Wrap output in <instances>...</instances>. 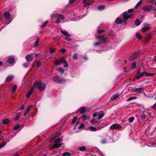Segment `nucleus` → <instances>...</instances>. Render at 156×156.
Segmentation results:
<instances>
[{
	"label": "nucleus",
	"mask_w": 156,
	"mask_h": 156,
	"mask_svg": "<svg viewBox=\"0 0 156 156\" xmlns=\"http://www.w3.org/2000/svg\"><path fill=\"white\" fill-rule=\"evenodd\" d=\"M27 61V62H26L25 63H24L23 64V65L26 68H27L28 67V65L29 64V62H31L33 59H26Z\"/></svg>",
	"instance_id": "obj_18"
},
{
	"label": "nucleus",
	"mask_w": 156,
	"mask_h": 156,
	"mask_svg": "<svg viewBox=\"0 0 156 156\" xmlns=\"http://www.w3.org/2000/svg\"><path fill=\"white\" fill-rule=\"evenodd\" d=\"M105 127V126L104 125V124H101V125L99 126H98L97 128V130H100L101 129H102V128H103L104 127Z\"/></svg>",
	"instance_id": "obj_41"
},
{
	"label": "nucleus",
	"mask_w": 156,
	"mask_h": 156,
	"mask_svg": "<svg viewBox=\"0 0 156 156\" xmlns=\"http://www.w3.org/2000/svg\"><path fill=\"white\" fill-rule=\"evenodd\" d=\"M144 75L152 76L154 75V74L147 73L145 71H143L142 70H141V67H139L138 69L137 72L136 74L135 77L138 79H139Z\"/></svg>",
	"instance_id": "obj_1"
},
{
	"label": "nucleus",
	"mask_w": 156,
	"mask_h": 156,
	"mask_svg": "<svg viewBox=\"0 0 156 156\" xmlns=\"http://www.w3.org/2000/svg\"><path fill=\"white\" fill-rule=\"evenodd\" d=\"M48 23V21H47L46 22H44V23H43L42 25L40 26L41 28H44V27L47 25V24Z\"/></svg>",
	"instance_id": "obj_36"
},
{
	"label": "nucleus",
	"mask_w": 156,
	"mask_h": 156,
	"mask_svg": "<svg viewBox=\"0 0 156 156\" xmlns=\"http://www.w3.org/2000/svg\"><path fill=\"white\" fill-rule=\"evenodd\" d=\"M90 130L91 131H97V128L93 126H90L89 127Z\"/></svg>",
	"instance_id": "obj_25"
},
{
	"label": "nucleus",
	"mask_w": 156,
	"mask_h": 156,
	"mask_svg": "<svg viewBox=\"0 0 156 156\" xmlns=\"http://www.w3.org/2000/svg\"><path fill=\"white\" fill-rule=\"evenodd\" d=\"M20 112H19L18 113L17 115L16 116L15 118L14 119L16 121L17 120L19 119L20 118Z\"/></svg>",
	"instance_id": "obj_37"
},
{
	"label": "nucleus",
	"mask_w": 156,
	"mask_h": 156,
	"mask_svg": "<svg viewBox=\"0 0 156 156\" xmlns=\"http://www.w3.org/2000/svg\"><path fill=\"white\" fill-rule=\"evenodd\" d=\"M78 111L80 112V114H82L85 113L86 111V110L84 107H82L79 108L76 113H77Z\"/></svg>",
	"instance_id": "obj_10"
},
{
	"label": "nucleus",
	"mask_w": 156,
	"mask_h": 156,
	"mask_svg": "<svg viewBox=\"0 0 156 156\" xmlns=\"http://www.w3.org/2000/svg\"><path fill=\"white\" fill-rule=\"evenodd\" d=\"M144 88L143 87H141L138 88H135L133 91L135 92H136L138 93H141L143 92V90H144Z\"/></svg>",
	"instance_id": "obj_9"
},
{
	"label": "nucleus",
	"mask_w": 156,
	"mask_h": 156,
	"mask_svg": "<svg viewBox=\"0 0 156 156\" xmlns=\"http://www.w3.org/2000/svg\"><path fill=\"white\" fill-rule=\"evenodd\" d=\"M55 51V48H52L50 49V53H52L54 52Z\"/></svg>",
	"instance_id": "obj_56"
},
{
	"label": "nucleus",
	"mask_w": 156,
	"mask_h": 156,
	"mask_svg": "<svg viewBox=\"0 0 156 156\" xmlns=\"http://www.w3.org/2000/svg\"><path fill=\"white\" fill-rule=\"evenodd\" d=\"M92 0H83V6L87 7L88 5H91Z\"/></svg>",
	"instance_id": "obj_8"
},
{
	"label": "nucleus",
	"mask_w": 156,
	"mask_h": 156,
	"mask_svg": "<svg viewBox=\"0 0 156 156\" xmlns=\"http://www.w3.org/2000/svg\"><path fill=\"white\" fill-rule=\"evenodd\" d=\"M122 22V20L121 18L119 17L117 18L115 20V23L118 24L121 23Z\"/></svg>",
	"instance_id": "obj_21"
},
{
	"label": "nucleus",
	"mask_w": 156,
	"mask_h": 156,
	"mask_svg": "<svg viewBox=\"0 0 156 156\" xmlns=\"http://www.w3.org/2000/svg\"><path fill=\"white\" fill-rule=\"evenodd\" d=\"M58 70L59 72H60L62 74L65 71L64 69L61 67H59L58 69Z\"/></svg>",
	"instance_id": "obj_26"
},
{
	"label": "nucleus",
	"mask_w": 156,
	"mask_h": 156,
	"mask_svg": "<svg viewBox=\"0 0 156 156\" xmlns=\"http://www.w3.org/2000/svg\"><path fill=\"white\" fill-rule=\"evenodd\" d=\"M85 127V125L82 123L80 124V126L79 127V129H81L84 128Z\"/></svg>",
	"instance_id": "obj_45"
},
{
	"label": "nucleus",
	"mask_w": 156,
	"mask_h": 156,
	"mask_svg": "<svg viewBox=\"0 0 156 156\" xmlns=\"http://www.w3.org/2000/svg\"><path fill=\"white\" fill-rule=\"evenodd\" d=\"M4 17L7 20H8L10 18V15L9 12H5L4 13Z\"/></svg>",
	"instance_id": "obj_12"
},
{
	"label": "nucleus",
	"mask_w": 156,
	"mask_h": 156,
	"mask_svg": "<svg viewBox=\"0 0 156 156\" xmlns=\"http://www.w3.org/2000/svg\"><path fill=\"white\" fill-rule=\"evenodd\" d=\"M100 114V112H96L94 113L93 115V116L94 117H96L98 115Z\"/></svg>",
	"instance_id": "obj_53"
},
{
	"label": "nucleus",
	"mask_w": 156,
	"mask_h": 156,
	"mask_svg": "<svg viewBox=\"0 0 156 156\" xmlns=\"http://www.w3.org/2000/svg\"><path fill=\"white\" fill-rule=\"evenodd\" d=\"M17 86L16 85H15L13 87L12 89V92H14L16 91L17 90Z\"/></svg>",
	"instance_id": "obj_39"
},
{
	"label": "nucleus",
	"mask_w": 156,
	"mask_h": 156,
	"mask_svg": "<svg viewBox=\"0 0 156 156\" xmlns=\"http://www.w3.org/2000/svg\"><path fill=\"white\" fill-rule=\"evenodd\" d=\"M65 81H66L65 80L63 79H61L58 80L57 81V83H64L65 82Z\"/></svg>",
	"instance_id": "obj_35"
},
{
	"label": "nucleus",
	"mask_w": 156,
	"mask_h": 156,
	"mask_svg": "<svg viewBox=\"0 0 156 156\" xmlns=\"http://www.w3.org/2000/svg\"><path fill=\"white\" fill-rule=\"evenodd\" d=\"M151 37V35L150 34H148L145 37L146 40L148 41L150 40Z\"/></svg>",
	"instance_id": "obj_47"
},
{
	"label": "nucleus",
	"mask_w": 156,
	"mask_h": 156,
	"mask_svg": "<svg viewBox=\"0 0 156 156\" xmlns=\"http://www.w3.org/2000/svg\"><path fill=\"white\" fill-rule=\"evenodd\" d=\"M152 9V6L151 5H145L143 8V9L145 11H150Z\"/></svg>",
	"instance_id": "obj_7"
},
{
	"label": "nucleus",
	"mask_w": 156,
	"mask_h": 156,
	"mask_svg": "<svg viewBox=\"0 0 156 156\" xmlns=\"http://www.w3.org/2000/svg\"><path fill=\"white\" fill-rule=\"evenodd\" d=\"M71 154V153L69 152H64L62 154L63 156H69Z\"/></svg>",
	"instance_id": "obj_28"
},
{
	"label": "nucleus",
	"mask_w": 156,
	"mask_h": 156,
	"mask_svg": "<svg viewBox=\"0 0 156 156\" xmlns=\"http://www.w3.org/2000/svg\"><path fill=\"white\" fill-rule=\"evenodd\" d=\"M136 64L137 63L136 62H133L131 65V67L130 69L131 70H133L134 69L136 68Z\"/></svg>",
	"instance_id": "obj_20"
},
{
	"label": "nucleus",
	"mask_w": 156,
	"mask_h": 156,
	"mask_svg": "<svg viewBox=\"0 0 156 156\" xmlns=\"http://www.w3.org/2000/svg\"><path fill=\"white\" fill-rule=\"evenodd\" d=\"M2 122L4 124H7L9 122V121L8 119H5L3 120Z\"/></svg>",
	"instance_id": "obj_29"
},
{
	"label": "nucleus",
	"mask_w": 156,
	"mask_h": 156,
	"mask_svg": "<svg viewBox=\"0 0 156 156\" xmlns=\"http://www.w3.org/2000/svg\"><path fill=\"white\" fill-rule=\"evenodd\" d=\"M140 53V51L139 50H136L133 54L130 56L131 58H138Z\"/></svg>",
	"instance_id": "obj_5"
},
{
	"label": "nucleus",
	"mask_w": 156,
	"mask_h": 156,
	"mask_svg": "<svg viewBox=\"0 0 156 156\" xmlns=\"http://www.w3.org/2000/svg\"><path fill=\"white\" fill-rule=\"evenodd\" d=\"M77 117H74L72 120V124H74L75 123V122L76 121V120H77Z\"/></svg>",
	"instance_id": "obj_50"
},
{
	"label": "nucleus",
	"mask_w": 156,
	"mask_h": 156,
	"mask_svg": "<svg viewBox=\"0 0 156 156\" xmlns=\"http://www.w3.org/2000/svg\"><path fill=\"white\" fill-rule=\"evenodd\" d=\"M62 60V63L64 64V66L66 67H68L69 66L68 64L67 61L65 59H60Z\"/></svg>",
	"instance_id": "obj_14"
},
{
	"label": "nucleus",
	"mask_w": 156,
	"mask_h": 156,
	"mask_svg": "<svg viewBox=\"0 0 156 156\" xmlns=\"http://www.w3.org/2000/svg\"><path fill=\"white\" fill-rule=\"evenodd\" d=\"M25 105H23L20 108H19V109H18V110L19 111L20 110H23L24 109V108L25 107Z\"/></svg>",
	"instance_id": "obj_57"
},
{
	"label": "nucleus",
	"mask_w": 156,
	"mask_h": 156,
	"mask_svg": "<svg viewBox=\"0 0 156 156\" xmlns=\"http://www.w3.org/2000/svg\"><path fill=\"white\" fill-rule=\"evenodd\" d=\"M20 126V125L19 124L17 125L14 128V129L15 130H17L19 129Z\"/></svg>",
	"instance_id": "obj_51"
},
{
	"label": "nucleus",
	"mask_w": 156,
	"mask_h": 156,
	"mask_svg": "<svg viewBox=\"0 0 156 156\" xmlns=\"http://www.w3.org/2000/svg\"><path fill=\"white\" fill-rule=\"evenodd\" d=\"M13 77L12 76H9L7 77L5 80V83H8L13 79Z\"/></svg>",
	"instance_id": "obj_19"
},
{
	"label": "nucleus",
	"mask_w": 156,
	"mask_h": 156,
	"mask_svg": "<svg viewBox=\"0 0 156 156\" xmlns=\"http://www.w3.org/2000/svg\"><path fill=\"white\" fill-rule=\"evenodd\" d=\"M76 1V0H69V2L70 4H72Z\"/></svg>",
	"instance_id": "obj_58"
},
{
	"label": "nucleus",
	"mask_w": 156,
	"mask_h": 156,
	"mask_svg": "<svg viewBox=\"0 0 156 156\" xmlns=\"http://www.w3.org/2000/svg\"><path fill=\"white\" fill-rule=\"evenodd\" d=\"M136 37L139 40H141L142 39V36L140 34L138 33H136Z\"/></svg>",
	"instance_id": "obj_34"
},
{
	"label": "nucleus",
	"mask_w": 156,
	"mask_h": 156,
	"mask_svg": "<svg viewBox=\"0 0 156 156\" xmlns=\"http://www.w3.org/2000/svg\"><path fill=\"white\" fill-rule=\"evenodd\" d=\"M150 29V27H143L142 28V31L143 32H145L146 31Z\"/></svg>",
	"instance_id": "obj_24"
},
{
	"label": "nucleus",
	"mask_w": 156,
	"mask_h": 156,
	"mask_svg": "<svg viewBox=\"0 0 156 156\" xmlns=\"http://www.w3.org/2000/svg\"><path fill=\"white\" fill-rule=\"evenodd\" d=\"M59 60H56L55 61L54 63L55 65H58L59 64L62 63V60L59 59Z\"/></svg>",
	"instance_id": "obj_27"
},
{
	"label": "nucleus",
	"mask_w": 156,
	"mask_h": 156,
	"mask_svg": "<svg viewBox=\"0 0 156 156\" xmlns=\"http://www.w3.org/2000/svg\"><path fill=\"white\" fill-rule=\"evenodd\" d=\"M105 8V6L103 5H101L98 7V9L100 10H102Z\"/></svg>",
	"instance_id": "obj_59"
},
{
	"label": "nucleus",
	"mask_w": 156,
	"mask_h": 156,
	"mask_svg": "<svg viewBox=\"0 0 156 156\" xmlns=\"http://www.w3.org/2000/svg\"><path fill=\"white\" fill-rule=\"evenodd\" d=\"M34 87H37V88L40 91L44 90L46 87L45 83H41V82H35L34 84Z\"/></svg>",
	"instance_id": "obj_2"
},
{
	"label": "nucleus",
	"mask_w": 156,
	"mask_h": 156,
	"mask_svg": "<svg viewBox=\"0 0 156 156\" xmlns=\"http://www.w3.org/2000/svg\"><path fill=\"white\" fill-rule=\"evenodd\" d=\"M119 96V95L115 94L113 95L111 98V100L112 101H113L116 99Z\"/></svg>",
	"instance_id": "obj_23"
},
{
	"label": "nucleus",
	"mask_w": 156,
	"mask_h": 156,
	"mask_svg": "<svg viewBox=\"0 0 156 156\" xmlns=\"http://www.w3.org/2000/svg\"><path fill=\"white\" fill-rule=\"evenodd\" d=\"M59 77L58 76H57L56 77H53V80L57 82V81L58 80V79H59Z\"/></svg>",
	"instance_id": "obj_48"
},
{
	"label": "nucleus",
	"mask_w": 156,
	"mask_h": 156,
	"mask_svg": "<svg viewBox=\"0 0 156 156\" xmlns=\"http://www.w3.org/2000/svg\"><path fill=\"white\" fill-rule=\"evenodd\" d=\"M152 108L155 110H156V102L153 105Z\"/></svg>",
	"instance_id": "obj_61"
},
{
	"label": "nucleus",
	"mask_w": 156,
	"mask_h": 156,
	"mask_svg": "<svg viewBox=\"0 0 156 156\" xmlns=\"http://www.w3.org/2000/svg\"><path fill=\"white\" fill-rule=\"evenodd\" d=\"M39 40H39V38H37V40L35 41V42L34 43V47L35 48L38 46V42H39Z\"/></svg>",
	"instance_id": "obj_31"
},
{
	"label": "nucleus",
	"mask_w": 156,
	"mask_h": 156,
	"mask_svg": "<svg viewBox=\"0 0 156 156\" xmlns=\"http://www.w3.org/2000/svg\"><path fill=\"white\" fill-rule=\"evenodd\" d=\"M62 144H59L58 143H54L53 145V147H52V149L59 147H61Z\"/></svg>",
	"instance_id": "obj_15"
},
{
	"label": "nucleus",
	"mask_w": 156,
	"mask_h": 156,
	"mask_svg": "<svg viewBox=\"0 0 156 156\" xmlns=\"http://www.w3.org/2000/svg\"><path fill=\"white\" fill-rule=\"evenodd\" d=\"M142 1L141 0L140 1L136 4V5L135 6V7L136 8H138L139 6L142 3Z\"/></svg>",
	"instance_id": "obj_46"
},
{
	"label": "nucleus",
	"mask_w": 156,
	"mask_h": 156,
	"mask_svg": "<svg viewBox=\"0 0 156 156\" xmlns=\"http://www.w3.org/2000/svg\"><path fill=\"white\" fill-rule=\"evenodd\" d=\"M101 143L102 144H104L107 143V140L105 139H103L101 140Z\"/></svg>",
	"instance_id": "obj_54"
},
{
	"label": "nucleus",
	"mask_w": 156,
	"mask_h": 156,
	"mask_svg": "<svg viewBox=\"0 0 156 156\" xmlns=\"http://www.w3.org/2000/svg\"><path fill=\"white\" fill-rule=\"evenodd\" d=\"M56 15L57 16V19L56 20L55 22L57 24H59L61 22L60 20V19L61 20H63L65 19L64 16L63 15H61L59 14H57Z\"/></svg>",
	"instance_id": "obj_4"
},
{
	"label": "nucleus",
	"mask_w": 156,
	"mask_h": 156,
	"mask_svg": "<svg viewBox=\"0 0 156 156\" xmlns=\"http://www.w3.org/2000/svg\"><path fill=\"white\" fill-rule=\"evenodd\" d=\"M15 59H8V62L10 64H12L15 62Z\"/></svg>",
	"instance_id": "obj_42"
},
{
	"label": "nucleus",
	"mask_w": 156,
	"mask_h": 156,
	"mask_svg": "<svg viewBox=\"0 0 156 156\" xmlns=\"http://www.w3.org/2000/svg\"><path fill=\"white\" fill-rule=\"evenodd\" d=\"M133 9H130L128 10V12L129 13H132L133 12Z\"/></svg>",
	"instance_id": "obj_60"
},
{
	"label": "nucleus",
	"mask_w": 156,
	"mask_h": 156,
	"mask_svg": "<svg viewBox=\"0 0 156 156\" xmlns=\"http://www.w3.org/2000/svg\"><path fill=\"white\" fill-rule=\"evenodd\" d=\"M86 147L85 146L80 147H79V150H80L81 151H84L86 150Z\"/></svg>",
	"instance_id": "obj_38"
},
{
	"label": "nucleus",
	"mask_w": 156,
	"mask_h": 156,
	"mask_svg": "<svg viewBox=\"0 0 156 156\" xmlns=\"http://www.w3.org/2000/svg\"><path fill=\"white\" fill-rule=\"evenodd\" d=\"M136 98V97H130L129 98L127 99V101H129L133 100L135 99Z\"/></svg>",
	"instance_id": "obj_33"
},
{
	"label": "nucleus",
	"mask_w": 156,
	"mask_h": 156,
	"mask_svg": "<svg viewBox=\"0 0 156 156\" xmlns=\"http://www.w3.org/2000/svg\"><path fill=\"white\" fill-rule=\"evenodd\" d=\"M65 39L66 41H70L72 40V39L71 38H69V37H66L65 38Z\"/></svg>",
	"instance_id": "obj_62"
},
{
	"label": "nucleus",
	"mask_w": 156,
	"mask_h": 156,
	"mask_svg": "<svg viewBox=\"0 0 156 156\" xmlns=\"http://www.w3.org/2000/svg\"><path fill=\"white\" fill-rule=\"evenodd\" d=\"M100 121H97L94 119H93L91 121V123L95 125H99L100 123Z\"/></svg>",
	"instance_id": "obj_11"
},
{
	"label": "nucleus",
	"mask_w": 156,
	"mask_h": 156,
	"mask_svg": "<svg viewBox=\"0 0 156 156\" xmlns=\"http://www.w3.org/2000/svg\"><path fill=\"white\" fill-rule=\"evenodd\" d=\"M135 24L136 26H138L140 24V21L138 19H137L135 21Z\"/></svg>",
	"instance_id": "obj_32"
},
{
	"label": "nucleus",
	"mask_w": 156,
	"mask_h": 156,
	"mask_svg": "<svg viewBox=\"0 0 156 156\" xmlns=\"http://www.w3.org/2000/svg\"><path fill=\"white\" fill-rule=\"evenodd\" d=\"M98 38L102 43L105 41L106 40L103 36L101 35H99L98 36Z\"/></svg>",
	"instance_id": "obj_16"
},
{
	"label": "nucleus",
	"mask_w": 156,
	"mask_h": 156,
	"mask_svg": "<svg viewBox=\"0 0 156 156\" xmlns=\"http://www.w3.org/2000/svg\"><path fill=\"white\" fill-rule=\"evenodd\" d=\"M61 51L63 53H64L66 52V50L65 49H62L61 50Z\"/></svg>",
	"instance_id": "obj_64"
},
{
	"label": "nucleus",
	"mask_w": 156,
	"mask_h": 156,
	"mask_svg": "<svg viewBox=\"0 0 156 156\" xmlns=\"http://www.w3.org/2000/svg\"><path fill=\"white\" fill-rule=\"evenodd\" d=\"M61 139L59 138L56 139L55 141H54V143H59L61 142Z\"/></svg>",
	"instance_id": "obj_43"
},
{
	"label": "nucleus",
	"mask_w": 156,
	"mask_h": 156,
	"mask_svg": "<svg viewBox=\"0 0 156 156\" xmlns=\"http://www.w3.org/2000/svg\"><path fill=\"white\" fill-rule=\"evenodd\" d=\"M132 15L130 14H128L127 12H125L124 13L123 16V19L125 23H126L128 19L131 17Z\"/></svg>",
	"instance_id": "obj_3"
},
{
	"label": "nucleus",
	"mask_w": 156,
	"mask_h": 156,
	"mask_svg": "<svg viewBox=\"0 0 156 156\" xmlns=\"http://www.w3.org/2000/svg\"><path fill=\"white\" fill-rule=\"evenodd\" d=\"M33 56L31 54H29L27 55L25 57V58H32Z\"/></svg>",
	"instance_id": "obj_44"
},
{
	"label": "nucleus",
	"mask_w": 156,
	"mask_h": 156,
	"mask_svg": "<svg viewBox=\"0 0 156 156\" xmlns=\"http://www.w3.org/2000/svg\"><path fill=\"white\" fill-rule=\"evenodd\" d=\"M34 90V88H31V90H30L27 93V94H26V95L27 97L28 98L30 96L32 92H33Z\"/></svg>",
	"instance_id": "obj_17"
},
{
	"label": "nucleus",
	"mask_w": 156,
	"mask_h": 156,
	"mask_svg": "<svg viewBox=\"0 0 156 156\" xmlns=\"http://www.w3.org/2000/svg\"><path fill=\"white\" fill-rule=\"evenodd\" d=\"M105 115V113L102 112L101 114L98 115V119H100L104 116Z\"/></svg>",
	"instance_id": "obj_40"
},
{
	"label": "nucleus",
	"mask_w": 156,
	"mask_h": 156,
	"mask_svg": "<svg viewBox=\"0 0 156 156\" xmlns=\"http://www.w3.org/2000/svg\"><path fill=\"white\" fill-rule=\"evenodd\" d=\"M41 62L40 61H38L37 63L36 67L37 68H38L41 65Z\"/></svg>",
	"instance_id": "obj_52"
},
{
	"label": "nucleus",
	"mask_w": 156,
	"mask_h": 156,
	"mask_svg": "<svg viewBox=\"0 0 156 156\" xmlns=\"http://www.w3.org/2000/svg\"><path fill=\"white\" fill-rule=\"evenodd\" d=\"M61 33L65 36H66L68 37H70V35L69 34L68 32L66 31H64L63 30H61Z\"/></svg>",
	"instance_id": "obj_13"
},
{
	"label": "nucleus",
	"mask_w": 156,
	"mask_h": 156,
	"mask_svg": "<svg viewBox=\"0 0 156 156\" xmlns=\"http://www.w3.org/2000/svg\"><path fill=\"white\" fill-rule=\"evenodd\" d=\"M78 55L77 54H75L73 55V58H77Z\"/></svg>",
	"instance_id": "obj_63"
},
{
	"label": "nucleus",
	"mask_w": 156,
	"mask_h": 156,
	"mask_svg": "<svg viewBox=\"0 0 156 156\" xmlns=\"http://www.w3.org/2000/svg\"><path fill=\"white\" fill-rule=\"evenodd\" d=\"M134 117H131L129 118L128 119V120L130 122H131L134 120Z\"/></svg>",
	"instance_id": "obj_49"
},
{
	"label": "nucleus",
	"mask_w": 156,
	"mask_h": 156,
	"mask_svg": "<svg viewBox=\"0 0 156 156\" xmlns=\"http://www.w3.org/2000/svg\"><path fill=\"white\" fill-rule=\"evenodd\" d=\"M110 128L112 129H119L122 128L121 126L119 124H113L110 127Z\"/></svg>",
	"instance_id": "obj_6"
},
{
	"label": "nucleus",
	"mask_w": 156,
	"mask_h": 156,
	"mask_svg": "<svg viewBox=\"0 0 156 156\" xmlns=\"http://www.w3.org/2000/svg\"><path fill=\"white\" fill-rule=\"evenodd\" d=\"M105 31V30H99L98 31V34H101Z\"/></svg>",
	"instance_id": "obj_55"
},
{
	"label": "nucleus",
	"mask_w": 156,
	"mask_h": 156,
	"mask_svg": "<svg viewBox=\"0 0 156 156\" xmlns=\"http://www.w3.org/2000/svg\"><path fill=\"white\" fill-rule=\"evenodd\" d=\"M144 113L140 115V118L144 120L147 118V116L146 115L144 114Z\"/></svg>",
	"instance_id": "obj_22"
},
{
	"label": "nucleus",
	"mask_w": 156,
	"mask_h": 156,
	"mask_svg": "<svg viewBox=\"0 0 156 156\" xmlns=\"http://www.w3.org/2000/svg\"><path fill=\"white\" fill-rule=\"evenodd\" d=\"M89 116L85 115H82L81 117L84 120H86L88 119Z\"/></svg>",
	"instance_id": "obj_30"
}]
</instances>
